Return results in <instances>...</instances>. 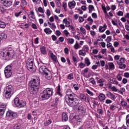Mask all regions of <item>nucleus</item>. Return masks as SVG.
Instances as JSON below:
<instances>
[{
  "instance_id": "f257e3e1",
  "label": "nucleus",
  "mask_w": 129,
  "mask_h": 129,
  "mask_svg": "<svg viewBox=\"0 0 129 129\" xmlns=\"http://www.w3.org/2000/svg\"><path fill=\"white\" fill-rule=\"evenodd\" d=\"M66 94L65 99L69 106L73 107L79 103V100L77 99V95L73 93L71 89H69L66 91Z\"/></svg>"
},
{
  "instance_id": "f03ea898",
  "label": "nucleus",
  "mask_w": 129,
  "mask_h": 129,
  "mask_svg": "<svg viewBox=\"0 0 129 129\" xmlns=\"http://www.w3.org/2000/svg\"><path fill=\"white\" fill-rule=\"evenodd\" d=\"M39 85H40L39 79H32V80L29 83V90L30 94L37 93V91H38L39 88Z\"/></svg>"
},
{
  "instance_id": "7ed1b4c3",
  "label": "nucleus",
  "mask_w": 129,
  "mask_h": 129,
  "mask_svg": "<svg viewBox=\"0 0 129 129\" xmlns=\"http://www.w3.org/2000/svg\"><path fill=\"white\" fill-rule=\"evenodd\" d=\"M53 89H45L43 91V92L41 95V98H42V100H47V99H49V98L51 97V96L53 95Z\"/></svg>"
},
{
  "instance_id": "20e7f679",
  "label": "nucleus",
  "mask_w": 129,
  "mask_h": 129,
  "mask_svg": "<svg viewBox=\"0 0 129 129\" xmlns=\"http://www.w3.org/2000/svg\"><path fill=\"white\" fill-rule=\"evenodd\" d=\"M15 93V88L12 85L6 87L5 89V97L7 99L11 98L12 96Z\"/></svg>"
},
{
  "instance_id": "39448f33",
  "label": "nucleus",
  "mask_w": 129,
  "mask_h": 129,
  "mask_svg": "<svg viewBox=\"0 0 129 129\" xmlns=\"http://www.w3.org/2000/svg\"><path fill=\"white\" fill-rule=\"evenodd\" d=\"M4 73L7 78H10L13 74V65L10 64L7 66L4 70Z\"/></svg>"
},
{
  "instance_id": "423d86ee",
  "label": "nucleus",
  "mask_w": 129,
  "mask_h": 129,
  "mask_svg": "<svg viewBox=\"0 0 129 129\" xmlns=\"http://www.w3.org/2000/svg\"><path fill=\"white\" fill-rule=\"evenodd\" d=\"M26 101H20L19 98H16L14 99L13 105L15 107H24V106H26Z\"/></svg>"
},
{
  "instance_id": "0eeeda50",
  "label": "nucleus",
  "mask_w": 129,
  "mask_h": 129,
  "mask_svg": "<svg viewBox=\"0 0 129 129\" xmlns=\"http://www.w3.org/2000/svg\"><path fill=\"white\" fill-rule=\"evenodd\" d=\"M40 61L41 62L38 63V67H39V71L41 74L44 75V74H46L47 72H48V71H50L48 68H46V66L43 65V63L42 62V61L41 60V59L39 58Z\"/></svg>"
},
{
  "instance_id": "6e6552de",
  "label": "nucleus",
  "mask_w": 129,
  "mask_h": 129,
  "mask_svg": "<svg viewBox=\"0 0 129 129\" xmlns=\"http://www.w3.org/2000/svg\"><path fill=\"white\" fill-rule=\"evenodd\" d=\"M6 116L9 119L12 120L18 117V114L12 110H9L7 112Z\"/></svg>"
},
{
  "instance_id": "1a4fd4ad",
  "label": "nucleus",
  "mask_w": 129,
  "mask_h": 129,
  "mask_svg": "<svg viewBox=\"0 0 129 129\" xmlns=\"http://www.w3.org/2000/svg\"><path fill=\"white\" fill-rule=\"evenodd\" d=\"M26 66L29 71H33V69H34V58H28L26 61Z\"/></svg>"
},
{
  "instance_id": "9d476101",
  "label": "nucleus",
  "mask_w": 129,
  "mask_h": 129,
  "mask_svg": "<svg viewBox=\"0 0 129 129\" xmlns=\"http://www.w3.org/2000/svg\"><path fill=\"white\" fill-rule=\"evenodd\" d=\"M124 63V58L121 57L119 60L117 61V63L119 65V68L120 69H124L125 68V64H123Z\"/></svg>"
},
{
  "instance_id": "9b49d317",
  "label": "nucleus",
  "mask_w": 129,
  "mask_h": 129,
  "mask_svg": "<svg viewBox=\"0 0 129 129\" xmlns=\"http://www.w3.org/2000/svg\"><path fill=\"white\" fill-rule=\"evenodd\" d=\"M80 99L82 101H85V102H89L90 101L89 97L85 94H81L80 95Z\"/></svg>"
},
{
  "instance_id": "f8f14e48",
  "label": "nucleus",
  "mask_w": 129,
  "mask_h": 129,
  "mask_svg": "<svg viewBox=\"0 0 129 129\" xmlns=\"http://www.w3.org/2000/svg\"><path fill=\"white\" fill-rule=\"evenodd\" d=\"M78 112H79L80 114L82 115H84L85 114V106L81 104L79 106L78 108Z\"/></svg>"
},
{
  "instance_id": "ddd939ff",
  "label": "nucleus",
  "mask_w": 129,
  "mask_h": 129,
  "mask_svg": "<svg viewBox=\"0 0 129 129\" xmlns=\"http://www.w3.org/2000/svg\"><path fill=\"white\" fill-rule=\"evenodd\" d=\"M2 4L6 8H10L13 5V0H5L2 2Z\"/></svg>"
},
{
  "instance_id": "4468645a",
  "label": "nucleus",
  "mask_w": 129,
  "mask_h": 129,
  "mask_svg": "<svg viewBox=\"0 0 129 129\" xmlns=\"http://www.w3.org/2000/svg\"><path fill=\"white\" fill-rule=\"evenodd\" d=\"M78 129H91V125L89 122H85L83 125Z\"/></svg>"
},
{
  "instance_id": "2eb2a0df",
  "label": "nucleus",
  "mask_w": 129,
  "mask_h": 129,
  "mask_svg": "<svg viewBox=\"0 0 129 129\" xmlns=\"http://www.w3.org/2000/svg\"><path fill=\"white\" fill-rule=\"evenodd\" d=\"M6 107L7 105L6 104H2L0 106V115H4L6 111Z\"/></svg>"
},
{
  "instance_id": "dca6fc26",
  "label": "nucleus",
  "mask_w": 129,
  "mask_h": 129,
  "mask_svg": "<svg viewBox=\"0 0 129 129\" xmlns=\"http://www.w3.org/2000/svg\"><path fill=\"white\" fill-rule=\"evenodd\" d=\"M8 38V36L5 33H2L0 34V45Z\"/></svg>"
},
{
  "instance_id": "f3484780",
  "label": "nucleus",
  "mask_w": 129,
  "mask_h": 129,
  "mask_svg": "<svg viewBox=\"0 0 129 129\" xmlns=\"http://www.w3.org/2000/svg\"><path fill=\"white\" fill-rule=\"evenodd\" d=\"M61 120L65 122L68 120V115L65 112H63L61 114Z\"/></svg>"
},
{
  "instance_id": "a211bd4d",
  "label": "nucleus",
  "mask_w": 129,
  "mask_h": 129,
  "mask_svg": "<svg viewBox=\"0 0 129 129\" xmlns=\"http://www.w3.org/2000/svg\"><path fill=\"white\" fill-rule=\"evenodd\" d=\"M107 97H109V98H110V99H112V100H115L116 98L115 97V95H114L112 93L110 92H108L106 94Z\"/></svg>"
},
{
  "instance_id": "6ab92c4d",
  "label": "nucleus",
  "mask_w": 129,
  "mask_h": 129,
  "mask_svg": "<svg viewBox=\"0 0 129 129\" xmlns=\"http://www.w3.org/2000/svg\"><path fill=\"white\" fill-rule=\"evenodd\" d=\"M98 98L100 101H104V100L106 98L105 95L103 93H100L98 96Z\"/></svg>"
},
{
  "instance_id": "aec40b11",
  "label": "nucleus",
  "mask_w": 129,
  "mask_h": 129,
  "mask_svg": "<svg viewBox=\"0 0 129 129\" xmlns=\"http://www.w3.org/2000/svg\"><path fill=\"white\" fill-rule=\"evenodd\" d=\"M106 28H107V26L106 25V24L104 23L103 26H99V32L100 33H103V32L106 30Z\"/></svg>"
},
{
  "instance_id": "412c9836",
  "label": "nucleus",
  "mask_w": 129,
  "mask_h": 129,
  "mask_svg": "<svg viewBox=\"0 0 129 129\" xmlns=\"http://www.w3.org/2000/svg\"><path fill=\"white\" fill-rule=\"evenodd\" d=\"M43 75H45L46 79L48 80H51V79H52V74L50 71L47 72L46 74H44Z\"/></svg>"
},
{
  "instance_id": "4be33fe9",
  "label": "nucleus",
  "mask_w": 129,
  "mask_h": 129,
  "mask_svg": "<svg viewBox=\"0 0 129 129\" xmlns=\"http://www.w3.org/2000/svg\"><path fill=\"white\" fill-rule=\"evenodd\" d=\"M69 7L71 10L72 9H74L75 8V6H76V2L73 1V2H69L68 4Z\"/></svg>"
},
{
  "instance_id": "5701e85b",
  "label": "nucleus",
  "mask_w": 129,
  "mask_h": 129,
  "mask_svg": "<svg viewBox=\"0 0 129 129\" xmlns=\"http://www.w3.org/2000/svg\"><path fill=\"white\" fill-rule=\"evenodd\" d=\"M40 52L43 55H46V54H47V50H46L45 46L40 47Z\"/></svg>"
},
{
  "instance_id": "b1692460",
  "label": "nucleus",
  "mask_w": 129,
  "mask_h": 129,
  "mask_svg": "<svg viewBox=\"0 0 129 129\" xmlns=\"http://www.w3.org/2000/svg\"><path fill=\"white\" fill-rule=\"evenodd\" d=\"M61 86H60V85H58V86L56 87V93L57 94V95H58L59 96H60L61 97V96H62V94L61 93Z\"/></svg>"
},
{
  "instance_id": "393cba45",
  "label": "nucleus",
  "mask_w": 129,
  "mask_h": 129,
  "mask_svg": "<svg viewBox=\"0 0 129 129\" xmlns=\"http://www.w3.org/2000/svg\"><path fill=\"white\" fill-rule=\"evenodd\" d=\"M66 41H67L68 44H70L72 45L74 43V39L71 38H68L66 39Z\"/></svg>"
},
{
  "instance_id": "a878e982",
  "label": "nucleus",
  "mask_w": 129,
  "mask_h": 129,
  "mask_svg": "<svg viewBox=\"0 0 129 129\" xmlns=\"http://www.w3.org/2000/svg\"><path fill=\"white\" fill-rule=\"evenodd\" d=\"M50 57L53 61H54L55 63H57L58 61V60L57 59V56L54 55L53 53H50Z\"/></svg>"
},
{
  "instance_id": "bb28decb",
  "label": "nucleus",
  "mask_w": 129,
  "mask_h": 129,
  "mask_svg": "<svg viewBox=\"0 0 129 129\" xmlns=\"http://www.w3.org/2000/svg\"><path fill=\"white\" fill-rule=\"evenodd\" d=\"M111 83L112 84H115L116 85H118V86H119L120 87H121V85L118 83V82L116 80V79L115 78H113Z\"/></svg>"
},
{
  "instance_id": "cd10ccee",
  "label": "nucleus",
  "mask_w": 129,
  "mask_h": 129,
  "mask_svg": "<svg viewBox=\"0 0 129 129\" xmlns=\"http://www.w3.org/2000/svg\"><path fill=\"white\" fill-rule=\"evenodd\" d=\"M97 83L99 84V86H100V87H102V86H103L104 85L103 83H104V80L100 79L97 81Z\"/></svg>"
},
{
  "instance_id": "c85d7f7f",
  "label": "nucleus",
  "mask_w": 129,
  "mask_h": 129,
  "mask_svg": "<svg viewBox=\"0 0 129 129\" xmlns=\"http://www.w3.org/2000/svg\"><path fill=\"white\" fill-rule=\"evenodd\" d=\"M44 32H45L46 35H51L52 34V30L50 28H45L44 29Z\"/></svg>"
},
{
  "instance_id": "c756f323",
  "label": "nucleus",
  "mask_w": 129,
  "mask_h": 129,
  "mask_svg": "<svg viewBox=\"0 0 129 129\" xmlns=\"http://www.w3.org/2000/svg\"><path fill=\"white\" fill-rule=\"evenodd\" d=\"M80 30L81 31V33L82 35H84V36H85V35H86V30L85 29V28H84L82 27H81L80 28Z\"/></svg>"
},
{
  "instance_id": "7c9ffc66",
  "label": "nucleus",
  "mask_w": 129,
  "mask_h": 129,
  "mask_svg": "<svg viewBox=\"0 0 129 129\" xmlns=\"http://www.w3.org/2000/svg\"><path fill=\"white\" fill-rule=\"evenodd\" d=\"M117 92H118V93H119V94H121V95H123V92H125V88H120L119 90H118Z\"/></svg>"
},
{
  "instance_id": "2f4dec72",
  "label": "nucleus",
  "mask_w": 129,
  "mask_h": 129,
  "mask_svg": "<svg viewBox=\"0 0 129 129\" xmlns=\"http://www.w3.org/2000/svg\"><path fill=\"white\" fill-rule=\"evenodd\" d=\"M79 54L81 56H85L86 55V52L82 48L79 51Z\"/></svg>"
},
{
  "instance_id": "473e14b6",
  "label": "nucleus",
  "mask_w": 129,
  "mask_h": 129,
  "mask_svg": "<svg viewBox=\"0 0 129 129\" xmlns=\"http://www.w3.org/2000/svg\"><path fill=\"white\" fill-rule=\"evenodd\" d=\"M51 123H52V120L48 119L44 122V124L45 126H48L49 124H51Z\"/></svg>"
},
{
  "instance_id": "72a5a7b5",
  "label": "nucleus",
  "mask_w": 129,
  "mask_h": 129,
  "mask_svg": "<svg viewBox=\"0 0 129 129\" xmlns=\"http://www.w3.org/2000/svg\"><path fill=\"white\" fill-rule=\"evenodd\" d=\"M85 63L86 64L87 66H89V65L91 64V62H90V60H89V58L87 57L85 58Z\"/></svg>"
},
{
  "instance_id": "f704fd0d",
  "label": "nucleus",
  "mask_w": 129,
  "mask_h": 129,
  "mask_svg": "<svg viewBox=\"0 0 129 129\" xmlns=\"http://www.w3.org/2000/svg\"><path fill=\"white\" fill-rule=\"evenodd\" d=\"M7 27V24L6 23L3 22V21H0V28L2 29H5Z\"/></svg>"
},
{
  "instance_id": "c9c22d12",
  "label": "nucleus",
  "mask_w": 129,
  "mask_h": 129,
  "mask_svg": "<svg viewBox=\"0 0 129 129\" xmlns=\"http://www.w3.org/2000/svg\"><path fill=\"white\" fill-rule=\"evenodd\" d=\"M116 109V105H115V103H112L111 105H110V109L111 110H114Z\"/></svg>"
},
{
  "instance_id": "e433bc0d",
  "label": "nucleus",
  "mask_w": 129,
  "mask_h": 129,
  "mask_svg": "<svg viewBox=\"0 0 129 129\" xmlns=\"http://www.w3.org/2000/svg\"><path fill=\"white\" fill-rule=\"evenodd\" d=\"M25 23H22L21 25L20 26L21 29H27L29 28V24H26L24 25Z\"/></svg>"
},
{
  "instance_id": "4c0bfd02",
  "label": "nucleus",
  "mask_w": 129,
  "mask_h": 129,
  "mask_svg": "<svg viewBox=\"0 0 129 129\" xmlns=\"http://www.w3.org/2000/svg\"><path fill=\"white\" fill-rule=\"evenodd\" d=\"M86 92H87V93L89 94L90 96H93V95H94V94L88 89H86Z\"/></svg>"
},
{
  "instance_id": "58836bf2",
  "label": "nucleus",
  "mask_w": 129,
  "mask_h": 129,
  "mask_svg": "<svg viewBox=\"0 0 129 129\" xmlns=\"http://www.w3.org/2000/svg\"><path fill=\"white\" fill-rule=\"evenodd\" d=\"M120 104L122 106H123V107H125L127 104V103H126V102H125V101L122 100L120 101Z\"/></svg>"
},
{
  "instance_id": "ea45409f",
  "label": "nucleus",
  "mask_w": 129,
  "mask_h": 129,
  "mask_svg": "<svg viewBox=\"0 0 129 129\" xmlns=\"http://www.w3.org/2000/svg\"><path fill=\"white\" fill-rule=\"evenodd\" d=\"M92 99H94V100L92 101V102L93 103V106H96L97 104H98V102H97V98H92Z\"/></svg>"
},
{
  "instance_id": "a19ab883",
  "label": "nucleus",
  "mask_w": 129,
  "mask_h": 129,
  "mask_svg": "<svg viewBox=\"0 0 129 129\" xmlns=\"http://www.w3.org/2000/svg\"><path fill=\"white\" fill-rule=\"evenodd\" d=\"M82 49L86 52H88V51H89V47H88V46L87 45H84V46L83 47Z\"/></svg>"
},
{
  "instance_id": "79ce46f5",
  "label": "nucleus",
  "mask_w": 129,
  "mask_h": 129,
  "mask_svg": "<svg viewBox=\"0 0 129 129\" xmlns=\"http://www.w3.org/2000/svg\"><path fill=\"white\" fill-rule=\"evenodd\" d=\"M83 123V121L82 120V119L79 118L77 120V124L78 125H82Z\"/></svg>"
},
{
  "instance_id": "37998d69",
  "label": "nucleus",
  "mask_w": 129,
  "mask_h": 129,
  "mask_svg": "<svg viewBox=\"0 0 129 129\" xmlns=\"http://www.w3.org/2000/svg\"><path fill=\"white\" fill-rule=\"evenodd\" d=\"M0 57L4 59L5 57H6V54L5 53V51H3V50H0Z\"/></svg>"
},
{
  "instance_id": "c03bdc74",
  "label": "nucleus",
  "mask_w": 129,
  "mask_h": 129,
  "mask_svg": "<svg viewBox=\"0 0 129 129\" xmlns=\"http://www.w3.org/2000/svg\"><path fill=\"white\" fill-rule=\"evenodd\" d=\"M68 79H69V80H72L74 79V76L73 75V73H71L68 75Z\"/></svg>"
},
{
  "instance_id": "a18cd8bd",
  "label": "nucleus",
  "mask_w": 129,
  "mask_h": 129,
  "mask_svg": "<svg viewBox=\"0 0 129 129\" xmlns=\"http://www.w3.org/2000/svg\"><path fill=\"white\" fill-rule=\"evenodd\" d=\"M89 81L90 83H91L93 84V85H95L96 84V82H95V80L93 78H91L89 80Z\"/></svg>"
},
{
  "instance_id": "49530a36",
  "label": "nucleus",
  "mask_w": 129,
  "mask_h": 129,
  "mask_svg": "<svg viewBox=\"0 0 129 129\" xmlns=\"http://www.w3.org/2000/svg\"><path fill=\"white\" fill-rule=\"evenodd\" d=\"M22 126L21 124H16L13 127V129H21Z\"/></svg>"
},
{
  "instance_id": "de8ad7c7",
  "label": "nucleus",
  "mask_w": 129,
  "mask_h": 129,
  "mask_svg": "<svg viewBox=\"0 0 129 129\" xmlns=\"http://www.w3.org/2000/svg\"><path fill=\"white\" fill-rule=\"evenodd\" d=\"M93 9H94V7H93V5L89 6V13L90 14H91V13H92Z\"/></svg>"
},
{
  "instance_id": "09e8293b",
  "label": "nucleus",
  "mask_w": 129,
  "mask_h": 129,
  "mask_svg": "<svg viewBox=\"0 0 129 129\" xmlns=\"http://www.w3.org/2000/svg\"><path fill=\"white\" fill-rule=\"evenodd\" d=\"M108 65L110 69H112V70L114 69V64L113 62H109Z\"/></svg>"
},
{
  "instance_id": "8fccbe9b",
  "label": "nucleus",
  "mask_w": 129,
  "mask_h": 129,
  "mask_svg": "<svg viewBox=\"0 0 129 129\" xmlns=\"http://www.w3.org/2000/svg\"><path fill=\"white\" fill-rule=\"evenodd\" d=\"M116 78L118 81H121V80H122V77L121 76V75H120V74H118L117 75Z\"/></svg>"
},
{
  "instance_id": "3c124183",
  "label": "nucleus",
  "mask_w": 129,
  "mask_h": 129,
  "mask_svg": "<svg viewBox=\"0 0 129 129\" xmlns=\"http://www.w3.org/2000/svg\"><path fill=\"white\" fill-rule=\"evenodd\" d=\"M49 28H51L53 31H55V29L56 28V25H55V23H52L51 25H49Z\"/></svg>"
},
{
  "instance_id": "603ef678",
  "label": "nucleus",
  "mask_w": 129,
  "mask_h": 129,
  "mask_svg": "<svg viewBox=\"0 0 129 129\" xmlns=\"http://www.w3.org/2000/svg\"><path fill=\"white\" fill-rule=\"evenodd\" d=\"M13 51H12V52H10V51H8L7 52V54H6V57H7V58H10V56H12V55H13Z\"/></svg>"
},
{
  "instance_id": "864d4df0",
  "label": "nucleus",
  "mask_w": 129,
  "mask_h": 129,
  "mask_svg": "<svg viewBox=\"0 0 129 129\" xmlns=\"http://www.w3.org/2000/svg\"><path fill=\"white\" fill-rule=\"evenodd\" d=\"M22 13H23L22 11H20L19 12H16L14 14L15 16L16 17V18H19V17L21 16V14H22Z\"/></svg>"
},
{
  "instance_id": "5fc2aeb1",
  "label": "nucleus",
  "mask_w": 129,
  "mask_h": 129,
  "mask_svg": "<svg viewBox=\"0 0 129 129\" xmlns=\"http://www.w3.org/2000/svg\"><path fill=\"white\" fill-rule=\"evenodd\" d=\"M87 21H88V22H90L89 25H92V24H93V20L92 19V18H91V17L90 16L88 18Z\"/></svg>"
},
{
  "instance_id": "6e6d98bb",
  "label": "nucleus",
  "mask_w": 129,
  "mask_h": 129,
  "mask_svg": "<svg viewBox=\"0 0 129 129\" xmlns=\"http://www.w3.org/2000/svg\"><path fill=\"white\" fill-rule=\"evenodd\" d=\"M112 39V38L111 36H108L107 38L105 39V41L106 42H107V43H109L110 42H111Z\"/></svg>"
},
{
  "instance_id": "4d7b16f0",
  "label": "nucleus",
  "mask_w": 129,
  "mask_h": 129,
  "mask_svg": "<svg viewBox=\"0 0 129 129\" xmlns=\"http://www.w3.org/2000/svg\"><path fill=\"white\" fill-rule=\"evenodd\" d=\"M74 48H75L76 50H77V49H79V48H80V45H79V44L76 42L75 45L74 46Z\"/></svg>"
},
{
  "instance_id": "13d9d810",
  "label": "nucleus",
  "mask_w": 129,
  "mask_h": 129,
  "mask_svg": "<svg viewBox=\"0 0 129 129\" xmlns=\"http://www.w3.org/2000/svg\"><path fill=\"white\" fill-rule=\"evenodd\" d=\"M73 87L75 88V90H78V89H79V85H78V84H75L73 85Z\"/></svg>"
},
{
  "instance_id": "bf43d9fd",
  "label": "nucleus",
  "mask_w": 129,
  "mask_h": 129,
  "mask_svg": "<svg viewBox=\"0 0 129 129\" xmlns=\"http://www.w3.org/2000/svg\"><path fill=\"white\" fill-rule=\"evenodd\" d=\"M117 16H118L119 17H122V16H123V12H122V11H118L117 13Z\"/></svg>"
},
{
  "instance_id": "052dcab7",
  "label": "nucleus",
  "mask_w": 129,
  "mask_h": 129,
  "mask_svg": "<svg viewBox=\"0 0 129 129\" xmlns=\"http://www.w3.org/2000/svg\"><path fill=\"white\" fill-rule=\"evenodd\" d=\"M90 34L93 37H95V35H96V33H95V31L93 30H90Z\"/></svg>"
},
{
  "instance_id": "680f3d73",
  "label": "nucleus",
  "mask_w": 129,
  "mask_h": 129,
  "mask_svg": "<svg viewBox=\"0 0 129 129\" xmlns=\"http://www.w3.org/2000/svg\"><path fill=\"white\" fill-rule=\"evenodd\" d=\"M99 123L101 126H102V127H104V126H105V124H104V122L101 120L99 121Z\"/></svg>"
},
{
  "instance_id": "e2e57ef3",
  "label": "nucleus",
  "mask_w": 129,
  "mask_h": 129,
  "mask_svg": "<svg viewBox=\"0 0 129 129\" xmlns=\"http://www.w3.org/2000/svg\"><path fill=\"white\" fill-rule=\"evenodd\" d=\"M79 66L80 68H84V67H85V64L83 62H81L79 63Z\"/></svg>"
},
{
  "instance_id": "0e129e2a",
  "label": "nucleus",
  "mask_w": 129,
  "mask_h": 129,
  "mask_svg": "<svg viewBox=\"0 0 129 129\" xmlns=\"http://www.w3.org/2000/svg\"><path fill=\"white\" fill-rule=\"evenodd\" d=\"M38 11L40 13H42V14H44V9H43V8H42V7H39L38 9Z\"/></svg>"
},
{
  "instance_id": "69168bd1",
  "label": "nucleus",
  "mask_w": 129,
  "mask_h": 129,
  "mask_svg": "<svg viewBox=\"0 0 129 129\" xmlns=\"http://www.w3.org/2000/svg\"><path fill=\"white\" fill-rule=\"evenodd\" d=\"M111 90H112V91L116 92L118 91V90H117V88H116V87H115V86H113L111 87Z\"/></svg>"
},
{
  "instance_id": "338daca9",
  "label": "nucleus",
  "mask_w": 129,
  "mask_h": 129,
  "mask_svg": "<svg viewBox=\"0 0 129 129\" xmlns=\"http://www.w3.org/2000/svg\"><path fill=\"white\" fill-rule=\"evenodd\" d=\"M56 35L57 36V37H59L61 36V32L59 30H56L55 31Z\"/></svg>"
},
{
  "instance_id": "774afa93",
  "label": "nucleus",
  "mask_w": 129,
  "mask_h": 129,
  "mask_svg": "<svg viewBox=\"0 0 129 129\" xmlns=\"http://www.w3.org/2000/svg\"><path fill=\"white\" fill-rule=\"evenodd\" d=\"M63 33L66 36V37H68V35H69V32H68V30H65L63 31Z\"/></svg>"
}]
</instances>
